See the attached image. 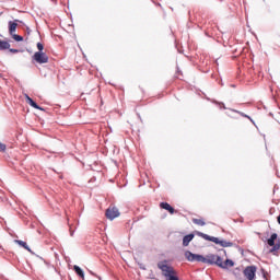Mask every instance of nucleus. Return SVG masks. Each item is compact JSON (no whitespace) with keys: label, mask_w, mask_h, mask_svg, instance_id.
Segmentation results:
<instances>
[{"label":"nucleus","mask_w":280,"mask_h":280,"mask_svg":"<svg viewBox=\"0 0 280 280\" xmlns=\"http://www.w3.org/2000/svg\"><path fill=\"white\" fill-rule=\"evenodd\" d=\"M194 224H198V226H205V221L202 219H192Z\"/></svg>","instance_id":"nucleus-17"},{"label":"nucleus","mask_w":280,"mask_h":280,"mask_svg":"<svg viewBox=\"0 0 280 280\" xmlns=\"http://www.w3.org/2000/svg\"><path fill=\"white\" fill-rule=\"evenodd\" d=\"M37 49L38 51H43L45 49V46L42 43H37Z\"/></svg>","instance_id":"nucleus-19"},{"label":"nucleus","mask_w":280,"mask_h":280,"mask_svg":"<svg viewBox=\"0 0 280 280\" xmlns=\"http://www.w3.org/2000/svg\"><path fill=\"white\" fill-rule=\"evenodd\" d=\"M11 54H19L18 49H10Z\"/></svg>","instance_id":"nucleus-21"},{"label":"nucleus","mask_w":280,"mask_h":280,"mask_svg":"<svg viewBox=\"0 0 280 280\" xmlns=\"http://www.w3.org/2000/svg\"><path fill=\"white\" fill-rule=\"evenodd\" d=\"M277 233L271 234V236L268 238L267 243L268 246H272V248L269 250V253H277V250H279L280 248V243H276L277 242Z\"/></svg>","instance_id":"nucleus-5"},{"label":"nucleus","mask_w":280,"mask_h":280,"mask_svg":"<svg viewBox=\"0 0 280 280\" xmlns=\"http://www.w3.org/2000/svg\"><path fill=\"white\" fill-rule=\"evenodd\" d=\"M33 60H35L37 65H47V62H49V56L43 51H36L33 55Z\"/></svg>","instance_id":"nucleus-4"},{"label":"nucleus","mask_w":280,"mask_h":280,"mask_svg":"<svg viewBox=\"0 0 280 280\" xmlns=\"http://www.w3.org/2000/svg\"><path fill=\"white\" fill-rule=\"evenodd\" d=\"M7 147L3 142H0V152H5Z\"/></svg>","instance_id":"nucleus-20"},{"label":"nucleus","mask_w":280,"mask_h":280,"mask_svg":"<svg viewBox=\"0 0 280 280\" xmlns=\"http://www.w3.org/2000/svg\"><path fill=\"white\" fill-rule=\"evenodd\" d=\"M19 20L9 21V34L12 35L16 32V27H19Z\"/></svg>","instance_id":"nucleus-9"},{"label":"nucleus","mask_w":280,"mask_h":280,"mask_svg":"<svg viewBox=\"0 0 280 280\" xmlns=\"http://www.w3.org/2000/svg\"><path fill=\"white\" fill-rule=\"evenodd\" d=\"M73 270H74V272H77V275L79 277H81V279H84V270H82V268H80V266L74 265Z\"/></svg>","instance_id":"nucleus-15"},{"label":"nucleus","mask_w":280,"mask_h":280,"mask_svg":"<svg viewBox=\"0 0 280 280\" xmlns=\"http://www.w3.org/2000/svg\"><path fill=\"white\" fill-rule=\"evenodd\" d=\"M277 220H278V224H280V215L277 218Z\"/></svg>","instance_id":"nucleus-26"},{"label":"nucleus","mask_w":280,"mask_h":280,"mask_svg":"<svg viewBox=\"0 0 280 280\" xmlns=\"http://www.w3.org/2000/svg\"><path fill=\"white\" fill-rule=\"evenodd\" d=\"M70 235L71 237H73V231H71V228H70Z\"/></svg>","instance_id":"nucleus-25"},{"label":"nucleus","mask_w":280,"mask_h":280,"mask_svg":"<svg viewBox=\"0 0 280 280\" xmlns=\"http://www.w3.org/2000/svg\"><path fill=\"white\" fill-rule=\"evenodd\" d=\"M194 240V234H188L183 238V246H189V242Z\"/></svg>","instance_id":"nucleus-14"},{"label":"nucleus","mask_w":280,"mask_h":280,"mask_svg":"<svg viewBox=\"0 0 280 280\" xmlns=\"http://www.w3.org/2000/svg\"><path fill=\"white\" fill-rule=\"evenodd\" d=\"M25 100H26L27 104H30V106H32L33 108H36V110H43V108L40 106H38V104H36V102H34V100H32V97H30V95L25 94Z\"/></svg>","instance_id":"nucleus-11"},{"label":"nucleus","mask_w":280,"mask_h":280,"mask_svg":"<svg viewBox=\"0 0 280 280\" xmlns=\"http://www.w3.org/2000/svg\"><path fill=\"white\" fill-rule=\"evenodd\" d=\"M14 243L19 244V246H22V248H24L25 250H28V253H32V249L30 248V245H27L26 242L20 241V240H15Z\"/></svg>","instance_id":"nucleus-13"},{"label":"nucleus","mask_w":280,"mask_h":280,"mask_svg":"<svg viewBox=\"0 0 280 280\" xmlns=\"http://www.w3.org/2000/svg\"><path fill=\"white\" fill-rule=\"evenodd\" d=\"M5 49H10V43L0 39V51H3Z\"/></svg>","instance_id":"nucleus-16"},{"label":"nucleus","mask_w":280,"mask_h":280,"mask_svg":"<svg viewBox=\"0 0 280 280\" xmlns=\"http://www.w3.org/2000/svg\"><path fill=\"white\" fill-rule=\"evenodd\" d=\"M242 116H243V117H247V119H250V118L248 117V115H246V114H242Z\"/></svg>","instance_id":"nucleus-24"},{"label":"nucleus","mask_w":280,"mask_h":280,"mask_svg":"<svg viewBox=\"0 0 280 280\" xmlns=\"http://www.w3.org/2000/svg\"><path fill=\"white\" fill-rule=\"evenodd\" d=\"M160 207H161V209H165V211H168L171 214L175 213L174 208H172L171 205L167 202H161Z\"/></svg>","instance_id":"nucleus-12"},{"label":"nucleus","mask_w":280,"mask_h":280,"mask_svg":"<svg viewBox=\"0 0 280 280\" xmlns=\"http://www.w3.org/2000/svg\"><path fill=\"white\" fill-rule=\"evenodd\" d=\"M185 257L188 261H200L202 262V255L194 254L189 250L185 252Z\"/></svg>","instance_id":"nucleus-8"},{"label":"nucleus","mask_w":280,"mask_h":280,"mask_svg":"<svg viewBox=\"0 0 280 280\" xmlns=\"http://www.w3.org/2000/svg\"><path fill=\"white\" fill-rule=\"evenodd\" d=\"M12 38L16 40V43L23 42V36L16 35V34H11Z\"/></svg>","instance_id":"nucleus-18"},{"label":"nucleus","mask_w":280,"mask_h":280,"mask_svg":"<svg viewBox=\"0 0 280 280\" xmlns=\"http://www.w3.org/2000/svg\"><path fill=\"white\" fill-rule=\"evenodd\" d=\"M171 280H178V277H171Z\"/></svg>","instance_id":"nucleus-22"},{"label":"nucleus","mask_w":280,"mask_h":280,"mask_svg":"<svg viewBox=\"0 0 280 280\" xmlns=\"http://www.w3.org/2000/svg\"><path fill=\"white\" fill-rule=\"evenodd\" d=\"M222 261V257L215 254H210L207 257L201 256V264H208L209 266H219Z\"/></svg>","instance_id":"nucleus-3"},{"label":"nucleus","mask_w":280,"mask_h":280,"mask_svg":"<svg viewBox=\"0 0 280 280\" xmlns=\"http://www.w3.org/2000/svg\"><path fill=\"white\" fill-rule=\"evenodd\" d=\"M0 253H3V247L2 246H0Z\"/></svg>","instance_id":"nucleus-27"},{"label":"nucleus","mask_w":280,"mask_h":280,"mask_svg":"<svg viewBox=\"0 0 280 280\" xmlns=\"http://www.w3.org/2000/svg\"><path fill=\"white\" fill-rule=\"evenodd\" d=\"M106 218L108 220H115V218H119V209L117 207H110L106 210Z\"/></svg>","instance_id":"nucleus-7"},{"label":"nucleus","mask_w":280,"mask_h":280,"mask_svg":"<svg viewBox=\"0 0 280 280\" xmlns=\"http://www.w3.org/2000/svg\"><path fill=\"white\" fill-rule=\"evenodd\" d=\"M199 235L201 237H203V240H207L208 242H213L214 244H219V246H222L223 248H231V246H233V243L224 241V240H220L215 236H210L205 233H199Z\"/></svg>","instance_id":"nucleus-2"},{"label":"nucleus","mask_w":280,"mask_h":280,"mask_svg":"<svg viewBox=\"0 0 280 280\" xmlns=\"http://www.w3.org/2000/svg\"><path fill=\"white\" fill-rule=\"evenodd\" d=\"M159 270L162 271L163 276L166 277V279L172 280V277H176V271L174 270V267L170 266L167 264V260H162L158 262Z\"/></svg>","instance_id":"nucleus-1"},{"label":"nucleus","mask_w":280,"mask_h":280,"mask_svg":"<svg viewBox=\"0 0 280 280\" xmlns=\"http://www.w3.org/2000/svg\"><path fill=\"white\" fill-rule=\"evenodd\" d=\"M243 273L247 280H255V275L257 273V267L248 266L244 269Z\"/></svg>","instance_id":"nucleus-6"},{"label":"nucleus","mask_w":280,"mask_h":280,"mask_svg":"<svg viewBox=\"0 0 280 280\" xmlns=\"http://www.w3.org/2000/svg\"><path fill=\"white\" fill-rule=\"evenodd\" d=\"M233 266H235V262H233V260L226 259L225 261H222L221 258L220 268H222L223 270H226V268H233Z\"/></svg>","instance_id":"nucleus-10"},{"label":"nucleus","mask_w":280,"mask_h":280,"mask_svg":"<svg viewBox=\"0 0 280 280\" xmlns=\"http://www.w3.org/2000/svg\"><path fill=\"white\" fill-rule=\"evenodd\" d=\"M242 116H243V117H247V119H250V118L248 117V115H246V114H242Z\"/></svg>","instance_id":"nucleus-23"}]
</instances>
